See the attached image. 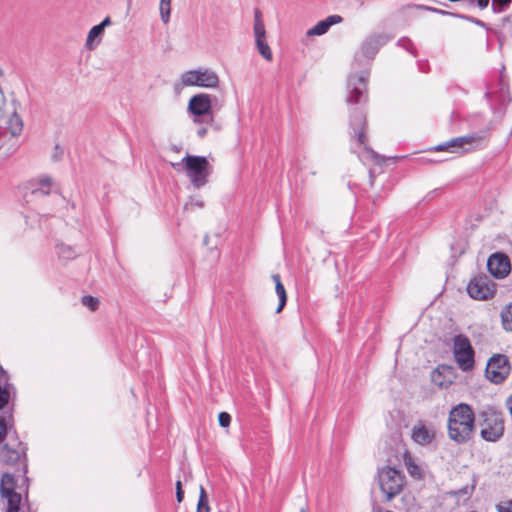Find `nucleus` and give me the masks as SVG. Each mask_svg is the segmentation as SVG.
<instances>
[{
  "mask_svg": "<svg viewBox=\"0 0 512 512\" xmlns=\"http://www.w3.org/2000/svg\"><path fill=\"white\" fill-rule=\"evenodd\" d=\"M500 316L503 329L512 332V302L502 309Z\"/></svg>",
  "mask_w": 512,
  "mask_h": 512,
  "instance_id": "25",
  "label": "nucleus"
},
{
  "mask_svg": "<svg viewBox=\"0 0 512 512\" xmlns=\"http://www.w3.org/2000/svg\"><path fill=\"white\" fill-rule=\"evenodd\" d=\"M440 377H441V373H440V371H439L438 369H437V370H435V371L432 373V381H433L436 385H438V386H440V387H444V386H446V384L441 380V378H440Z\"/></svg>",
  "mask_w": 512,
  "mask_h": 512,
  "instance_id": "38",
  "label": "nucleus"
},
{
  "mask_svg": "<svg viewBox=\"0 0 512 512\" xmlns=\"http://www.w3.org/2000/svg\"><path fill=\"white\" fill-rule=\"evenodd\" d=\"M413 7H415L416 9H419V10L431 11V12L442 14V15H454L453 13H450L448 11L434 8V7L425 6V5H414Z\"/></svg>",
  "mask_w": 512,
  "mask_h": 512,
  "instance_id": "32",
  "label": "nucleus"
},
{
  "mask_svg": "<svg viewBox=\"0 0 512 512\" xmlns=\"http://www.w3.org/2000/svg\"><path fill=\"white\" fill-rule=\"evenodd\" d=\"M351 135L358 144L365 145L366 135V115L361 109H355L350 116Z\"/></svg>",
  "mask_w": 512,
  "mask_h": 512,
  "instance_id": "16",
  "label": "nucleus"
},
{
  "mask_svg": "<svg viewBox=\"0 0 512 512\" xmlns=\"http://www.w3.org/2000/svg\"><path fill=\"white\" fill-rule=\"evenodd\" d=\"M16 481L12 474L4 473L0 481V493L1 496L7 499V510L6 512H19L21 495L15 492Z\"/></svg>",
  "mask_w": 512,
  "mask_h": 512,
  "instance_id": "12",
  "label": "nucleus"
},
{
  "mask_svg": "<svg viewBox=\"0 0 512 512\" xmlns=\"http://www.w3.org/2000/svg\"><path fill=\"white\" fill-rule=\"evenodd\" d=\"M7 435V423L5 418L0 417V443L4 441Z\"/></svg>",
  "mask_w": 512,
  "mask_h": 512,
  "instance_id": "37",
  "label": "nucleus"
},
{
  "mask_svg": "<svg viewBox=\"0 0 512 512\" xmlns=\"http://www.w3.org/2000/svg\"><path fill=\"white\" fill-rule=\"evenodd\" d=\"M197 134L199 137L203 138L206 134H207V128L205 127H201L198 131H197Z\"/></svg>",
  "mask_w": 512,
  "mask_h": 512,
  "instance_id": "43",
  "label": "nucleus"
},
{
  "mask_svg": "<svg viewBox=\"0 0 512 512\" xmlns=\"http://www.w3.org/2000/svg\"><path fill=\"white\" fill-rule=\"evenodd\" d=\"M391 38L386 34L369 35L361 44L359 50L355 54V63L362 60L371 61L374 59L379 49L386 44Z\"/></svg>",
  "mask_w": 512,
  "mask_h": 512,
  "instance_id": "10",
  "label": "nucleus"
},
{
  "mask_svg": "<svg viewBox=\"0 0 512 512\" xmlns=\"http://www.w3.org/2000/svg\"><path fill=\"white\" fill-rule=\"evenodd\" d=\"M475 415L472 408L465 403L453 407L448 417V435L457 444H464L472 438Z\"/></svg>",
  "mask_w": 512,
  "mask_h": 512,
  "instance_id": "1",
  "label": "nucleus"
},
{
  "mask_svg": "<svg viewBox=\"0 0 512 512\" xmlns=\"http://www.w3.org/2000/svg\"><path fill=\"white\" fill-rule=\"evenodd\" d=\"M212 98L216 99L206 93H199L190 98L187 110L195 116L196 123H213Z\"/></svg>",
  "mask_w": 512,
  "mask_h": 512,
  "instance_id": "8",
  "label": "nucleus"
},
{
  "mask_svg": "<svg viewBox=\"0 0 512 512\" xmlns=\"http://www.w3.org/2000/svg\"><path fill=\"white\" fill-rule=\"evenodd\" d=\"M159 11H160V16H161L162 22L164 24H167L170 21L171 3H160Z\"/></svg>",
  "mask_w": 512,
  "mask_h": 512,
  "instance_id": "28",
  "label": "nucleus"
},
{
  "mask_svg": "<svg viewBox=\"0 0 512 512\" xmlns=\"http://www.w3.org/2000/svg\"><path fill=\"white\" fill-rule=\"evenodd\" d=\"M218 421L221 427H228L231 422V416L227 412H221L218 415Z\"/></svg>",
  "mask_w": 512,
  "mask_h": 512,
  "instance_id": "34",
  "label": "nucleus"
},
{
  "mask_svg": "<svg viewBox=\"0 0 512 512\" xmlns=\"http://www.w3.org/2000/svg\"><path fill=\"white\" fill-rule=\"evenodd\" d=\"M488 137V129L471 133L465 136L450 139L433 148L435 151L465 152L470 149H481L484 147Z\"/></svg>",
  "mask_w": 512,
  "mask_h": 512,
  "instance_id": "3",
  "label": "nucleus"
},
{
  "mask_svg": "<svg viewBox=\"0 0 512 512\" xmlns=\"http://www.w3.org/2000/svg\"><path fill=\"white\" fill-rule=\"evenodd\" d=\"M491 93L490 92H486L485 96L488 98L490 97Z\"/></svg>",
  "mask_w": 512,
  "mask_h": 512,
  "instance_id": "47",
  "label": "nucleus"
},
{
  "mask_svg": "<svg viewBox=\"0 0 512 512\" xmlns=\"http://www.w3.org/2000/svg\"><path fill=\"white\" fill-rule=\"evenodd\" d=\"M487 268L491 275L502 279L510 272L509 258L501 253L492 254L487 260Z\"/></svg>",
  "mask_w": 512,
  "mask_h": 512,
  "instance_id": "15",
  "label": "nucleus"
},
{
  "mask_svg": "<svg viewBox=\"0 0 512 512\" xmlns=\"http://www.w3.org/2000/svg\"><path fill=\"white\" fill-rule=\"evenodd\" d=\"M16 394L13 384L0 385V410H2L9 402L11 397Z\"/></svg>",
  "mask_w": 512,
  "mask_h": 512,
  "instance_id": "23",
  "label": "nucleus"
},
{
  "mask_svg": "<svg viewBox=\"0 0 512 512\" xmlns=\"http://www.w3.org/2000/svg\"><path fill=\"white\" fill-rule=\"evenodd\" d=\"M509 372L510 365L505 355H494L487 363L486 376L495 384L503 382L509 375Z\"/></svg>",
  "mask_w": 512,
  "mask_h": 512,
  "instance_id": "13",
  "label": "nucleus"
},
{
  "mask_svg": "<svg viewBox=\"0 0 512 512\" xmlns=\"http://www.w3.org/2000/svg\"><path fill=\"white\" fill-rule=\"evenodd\" d=\"M26 472H27V467H26V465H24V473H26Z\"/></svg>",
  "mask_w": 512,
  "mask_h": 512,
  "instance_id": "49",
  "label": "nucleus"
},
{
  "mask_svg": "<svg viewBox=\"0 0 512 512\" xmlns=\"http://www.w3.org/2000/svg\"><path fill=\"white\" fill-rule=\"evenodd\" d=\"M57 253L59 257L64 260H69L75 257V252L72 250V248L63 244L58 246Z\"/></svg>",
  "mask_w": 512,
  "mask_h": 512,
  "instance_id": "30",
  "label": "nucleus"
},
{
  "mask_svg": "<svg viewBox=\"0 0 512 512\" xmlns=\"http://www.w3.org/2000/svg\"><path fill=\"white\" fill-rule=\"evenodd\" d=\"M110 25L111 19L110 17H106L100 24L93 26L88 33L85 46L89 50L95 49L97 45L101 42V38L104 34L105 28Z\"/></svg>",
  "mask_w": 512,
  "mask_h": 512,
  "instance_id": "18",
  "label": "nucleus"
},
{
  "mask_svg": "<svg viewBox=\"0 0 512 512\" xmlns=\"http://www.w3.org/2000/svg\"><path fill=\"white\" fill-rule=\"evenodd\" d=\"M196 512H210L208 496L203 486L200 487L199 499Z\"/></svg>",
  "mask_w": 512,
  "mask_h": 512,
  "instance_id": "27",
  "label": "nucleus"
},
{
  "mask_svg": "<svg viewBox=\"0 0 512 512\" xmlns=\"http://www.w3.org/2000/svg\"><path fill=\"white\" fill-rule=\"evenodd\" d=\"M406 464H407V470L411 476H413L415 478H421V475H422L421 470L416 464H414L412 462H408Z\"/></svg>",
  "mask_w": 512,
  "mask_h": 512,
  "instance_id": "33",
  "label": "nucleus"
},
{
  "mask_svg": "<svg viewBox=\"0 0 512 512\" xmlns=\"http://www.w3.org/2000/svg\"><path fill=\"white\" fill-rule=\"evenodd\" d=\"M452 352L455 362L462 371L468 372L474 368L475 352L466 335L458 334L453 337Z\"/></svg>",
  "mask_w": 512,
  "mask_h": 512,
  "instance_id": "5",
  "label": "nucleus"
},
{
  "mask_svg": "<svg viewBox=\"0 0 512 512\" xmlns=\"http://www.w3.org/2000/svg\"><path fill=\"white\" fill-rule=\"evenodd\" d=\"M254 35L255 39L266 38L265 25L261 19V12L259 9H255L254 12Z\"/></svg>",
  "mask_w": 512,
  "mask_h": 512,
  "instance_id": "24",
  "label": "nucleus"
},
{
  "mask_svg": "<svg viewBox=\"0 0 512 512\" xmlns=\"http://www.w3.org/2000/svg\"><path fill=\"white\" fill-rule=\"evenodd\" d=\"M467 292L473 299L487 300L493 297L495 284L487 275L480 274L471 279Z\"/></svg>",
  "mask_w": 512,
  "mask_h": 512,
  "instance_id": "11",
  "label": "nucleus"
},
{
  "mask_svg": "<svg viewBox=\"0 0 512 512\" xmlns=\"http://www.w3.org/2000/svg\"><path fill=\"white\" fill-rule=\"evenodd\" d=\"M11 106L13 108V112L7 121V129L11 136L18 137L22 134L24 128L23 119L18 113V110L21 109V103L18 99L12 98Z\"/></svg>",
  "mask_w": 512,
  "mask_h": 512,
  "instance_id": "17",
  "label": "nucleus"
},
{
  "mask_svg": "<svg viewBox=\"0 0 512 512\" xmlns=\"http://www.w3.org/2000/svg\"><path fill=\"white\" fill-rule=\"evenodd\" d=\"M481 437L488 442H496L504 434V420L502 413L488 407L480 413Z\"/></svg>",
  "mask_w": 512,
  "mask_h": 512,
  "instance_id": "4",
  "label": "nucleus"
},
{
  "mask_svg": "<svg viewBox=\"0 0 512 512\" xmlns=\"http://www.w3.org/2000/svg\"><path fill=\"white\" fill-rule=\"evenodd\" d=\"M489 1H490V0H471L470 2H471V3L476 2V3H477V6H478L481 10H483V9L487 8V6L489 5Z\"/></svg>",
  "mask_w": 512,
  "mask_h": 512,
  "instance_id": "42",
  "label": "nucleus"
},
{
  "mask_svg": "<svg viewBox=\"0 0 512 512\" xmlns=\"http://www.w3.org/2000/svg\"><path fill=\"white\" fill-rule=\"evenodd\" d=\"M183 498H184V492L182 490V484H181V481L178 480L176 482V499H177L178 503H181L183 501Z\"/></svg>",
  "mask_w": 512,
  "mask_h": 512,
  "instance_id": "39",
  "label": "nucleus"
},
{
  "mask_svg": "<svg viewBox=\"0 0 512 512\" xmlns=\"http://www.w3.org/2000/svg\"><path fill=\"white\" fill-rule=\"evenodd\" d=\"M421 161H422L423 163H432V162H433L432 160H430V159H426V158L421 159Z\"/></svg>",
  "mask_w": 512,
  "mask_h": 512,
  "instance_id": "45",
  "label": "nucleus"
},
{
  "mask_svg": "<svg viewBox=\"0 0 512 512\" xmlns=\"http://www.w3.org/2000/svg\"><path fill=\"white\" fill-rule=\"evenodd\" d=\"M397 45L399 47H402L403 49L409 51L410 53H413L412 48L413 44L410 39L408 38H401L398 40Z\"/></svg>",
  "mask_w": 512,
  "mask_h": 512,
  "instance_id": "36",
  "label": "nucleus"
},
{
  "mask_svg": "<svg viewBox=\"0 0 512 512\" xmlns=\"http://www.w3.org/2000/svg\"><path fill=\"white\" fill-rule=\"evenodd\" d=\"M379 486L386 500L397 496L404 486V475L393 467H384L378 473Z\"/></svg>",
  "mask_w": 512,
  "mask_h": 512,
  "instance_id": "6",
  "label": "nucleus"
},
{
  "mask_svg": "<svg viewBox=\"0 0 512 512\" xmlns=\"http://www.w3.org/2000/svg\"><path fill=\"white\" fill-rule=\"evenodd\" d=\"M511 1L512 0H493L492 11L497 14L504 12L511 4Z\"/></svg>",
  "mask_w": 512,
  "mask_h": 512,
  "instance_id": "29",
  "label": "nucleus"
},
{
  "mask_svg": "<svg viewBox=\"0 0 512 512\" xmlns=\"http://www.w3.org/2000/svg\"><path fill=\"white\" fill-rule=\"evenodd\" d=\"M496 508L498 512H512V500L502 501Z\"/></svg>",
  "mask_w": 512,
  "mask_h": 512,
  "instance_id": "35",
  "label": "nucleus"
},
{
  "mask_svg": "<svg viewBox=\"0 0 512 512\" xmlns=\"http://www.w3.org/2000/svg\"><path fill=\"white\" fill-rule=\"evenodd\" d=\"M52 180L50 177H42L37 182L31 183V194L34 196H45L51 191Z\"/></svg>",
  "mask_w": 512,
  "mask_h": 512,
  "instance_id": "21",
  "label": "nucleus"
},
{
  "mask_svg": "<svg viewBox=\"0 0 512 512\" xmlns=\"http://www.w3.org/2000/svg\"><path fill=\"white\" fill-rule=\"evenodd\" d=\"M510 17H505L503 21H509Z\"/></svg>",
  "mask_w": 512,
  "mask_h": 512,
  "instance_id": "48",
  "label": "nucleus"
},
{
  "mask_svg": "<svg viewBox=\"0 0 512 512\" xmlns=\"http://www.w3.org/2000/svg\"><path fill=\"white\" fill-rule=\"evenodd\" d=\"M182 165L192 185L199 189L208 182L212 166L204 156L187 154L180 163H172L173 168Z\"/></svg>",
  "mask_w": 512,
  "mask_h": 512,
  "instance_id": "2",
  "label": "nucleus"
},
{
  "mask_svg": "<svg viewBox=\"0 0 512 512\" xmlns=\"http://www.w3.org/2000/svg\"><path fill=\"white\" fill-rule=\"evenodd\" d=\"M188 206H197V207L201 208V207H203V203L201 201H195V202H191L190 204H187L186 208Z\"/></svg>",
  "mask_w": 512,
  "mask_h": 512,
  "instance_id": "44",
  "label": "nucleus"
},
{
  "mask_svg": "<svg viewBox=\"0 0 512 512\" xmlns=\"http://www.w3.org/2000/svg\"><path fill=\"white\" fill-rule=\"evenodd\" d=\"M160 3H171V0H160Z\"/></svg>",
  "mask_w": 512,
  "mask_h": 512,
  "instance_id": "46",
  "label": "nucleus"
},
{
  "mask_svg": "<svg viewBox=\"0 0 512 512\" xmlns=\"http://www.w3.org/2000/svg\"><path fill=\"white\" fill-rule=\"evenodd\" d=\"M182 86H197L201 88L215 89L219 85L217 73L208 68L189 70L181 75Z\"/></svg>",
  "mask_w": 512,
  "mask_h": 512,
  "instance_id": "7",
  "label": "nucleus"
},
{
  "mask_svg": "<svg viewBox=\"0 0 512 512\" xmlns=\"http://www.w3.org/2000/svg\"><path fill=\"white\" fill-rule=\"evenodd\" d=\"M369 71H363L359 75L351 74L347 82V97L348 104H362L367 100V80Z\"/></svg>",
  "mask_w": 512,
  "mask_h": 512,
  "instance_id": "9",
  "label": "nucleus"
},
{
  "mask_svg": "<svg viewBox=\"0 0 512 512\" xmlns=\"http://www.w3.org/2000/svg\"><path fill=\"white\" fill-rule=\"evenodd\" d=\"M258 52L262 57L268 61L272 60V52L269 45L266 42V38L255 39Z\"/></svg>",
  "mask_w": 512,
  "mask_h": 512,
  "instance_id": "26",
  "label": "nucleus"
},
{
  "mask_svg": "<svg viewBox=\"0 0 512 512\" xmlns=\"http://www.w3.org/2000/svg\"><path fill=\"white\" fill-rule=\"evenodd\" d=\"M434 437V431L424 425H419L413 428L412 438L417 444L428 445L433 441Z\"/></svg>",
  "mask_w": 512,
  "mask_h": 512,
  "instance_id": "20",
  "label": "nucleus"
},
{
  "mask_svg": "<svg viewBox=\"0 0 512 512\" xmlns=\"http://www.w3.org/2000/svg\"><path fill=\"white\" fill-rule=\"evenodd\" d=\"M82 304L89 308L91 311H95L99 306V300L96 297L87 295L82 297Z\"/></svg>",
  "mask_w": 512,
  "mask_h": 512,
  "instance_id": "31",
  "label": "nucleus"
},
{
  "mask_svg": "<svg viewBox=\"0 0 512 512\" xmlns=\"http://www.w3.org/2000/svg\"><path fill=\"white\" fill-rule=\"evenodd\" d=\"M27 447L24 443L19 441L17 438L9 443L4 444L0 451L1 461L7 465H15L22 458L26 460Z\"/></svg>",
  "mask_w": 512,
  "mask_h": 512,
  "instance_id": "14",
  "label": "nucleus"
},
{
  "mask_svg": "<svg viewBox=\"0 0 512 512\" xmlns=\"http://www.w3.org/2000/svg\"><path fill=\"white\" fill-rule=\"evenodd\" d=\"M343 21V18L340 15H330L324 20L319 21L316 25H314L311 29L307 31L308 36H320L325 34L329 28L335 24H339Z\"/></svg>",
  "mask_w": 512,
  "mask_h": 512,
  "instance_id": "19",
  "label": "nucleus"
},
{
  "mask_svg": "<svg viewBox=\"0 0 512 512\" xmlns=\"http://www.w3.org/2000/svg\"><path fill=\"white\" fill-rule=\"evenodd\" d=\"M459 17L463 18L465 20H468V21H470V22H472V23H474V24H476V25H478L480 27L486 28V24L483 21L479 20V19H476V18H473V17H470V16H462V15H460Z\"/></svg>",
  "mask_w": 512,
  "mask_h": 512,
  "instance_id": "41",
  "label": "nucleus"
},
{
  "mask_svg": "<svg viewBox=\"0 0 512 512\" xmlns=\"http://www.w3.org/2000/svg\"><path fill=\"white\" fill-rule=\"evenodd\" d=\"M273 281L275 282V291L279 298V305L276 309V313H280L284 306L286 305L287 295L284 285L281 282L280 276L278 274H274L272 276Z\"/></svg>",
  "mask_w": 512,
  "mask_h": 512,
  "instance_id": "22",
  "label": "nucleus"
},
{
  "mask_svg": "<svg viewBox=\"0 0 512 512\" xmlns=\"http://www.w3.org/2000/svg\"><path fill=\"white\" fill-rule=\"evenodd\" d=\"M11 384L8 373L0 366V385Z\"/></svg>",
  "mask_w": 512,
  "mask_h": 512,
  "instance_id": "40",
  "label": "nucleus"
}]
</instances>
